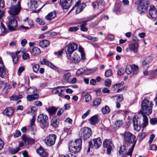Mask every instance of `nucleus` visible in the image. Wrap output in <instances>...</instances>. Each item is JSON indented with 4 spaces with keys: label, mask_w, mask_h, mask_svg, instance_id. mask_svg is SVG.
Returning a JSON list of instances; mask_svg holds the SVG:
<instances>
[{
    "label": "nucleus",
    "mask_w": 157,
    "mask_h": 157,
    "mask_svg": "<svg viewBox=\"0 0 157 157\" xmlns=\"http://www.w3.org/2000/svg\"><path fill=\"white\" fill-rule=\"evenodd\" d=\"M138 47V43L136 42L132 43L129 45V49L132 50L135 53H137Z\"/></svg>",
    "instance_id": "a211bd4d"
},
{
    "label": "nucleus",
    "mask_w": 157,
    "mask_h": 157,
    "mask_svg": "<svg viewBox=\"0 0 157 157\" xmlns=\"http://www.w3.org/2000/svg\"><path fill=\"white\" fill-rule=\"evenodd\" d=\"M25 70V68L23 67H19L18 71V75H20L21 73Z\"/></svg>",
    "instance_id": "69168bd1"
},
{
    "label": "nucleus",
    "mask_w": 157,
    "mask_h": 157,
    "mask_svg": "<svg viewBox=\"0 0 157 157\" xmlns=\"http://www.w3.org/2000/svg\"><path fill=\"white\" fill-rule=\"evenodd\" d=\"M37 90L36 88H29L28 89L26 90V93L29 94H33L35 93H36Z\"/></svg>",
    "instance_id": "f704fd0d"
},
{
    "label": "nucleus",
    "mask_w": 157,
    "mask_h": 157,
    "mask_svg": "<svg viewBox=\"0 0 157 157\" xmlns=\"http://www.w3.org/2000/svg\"><path fill=\"white\" fill-rule=\"evenodd\" d=\"M40 63L41 64H46L59 73L61 72V71H59L58 68L54 66L52 63L48 61L45 59H44L41 61H40ZM66 71L64 70L61 71L62 72L64 73H65Z\"/></svg>",
    "instance_id": "9b49d317"
},
{
    "label": "nucleus",
    "mask_w": 157,
    "mask_h": 157,
    "mask_svg": "<svg viewBox=\"0 0 157 157\" xmlns=\"http://www.w3.org/2000/svg\"><path fill=\"white\" fill-rule=\"evenodd\" d=\"M77 48L78 44L76 43H71L69 44L67 48V50L66 51V53L71 54L76 50L77 49Z\"/></svg>",
    "instance_id": "f8f14e48"
},
{
    "label": "nucleus",
    "mask_w": 157,
    "mask_h": 157,
    "mask_svg": "<svg viewBox=\"0 0 157 157\" xmlns=\"http://www.w3.org/2000/svg\"><path fill=\"white\" fill-rule=\"evenodd\" d=\"M48 117L47 116L44 114H41L37 117V121L40 123L43 128L46 127L48 125Z\"/></svg>",
    "instance_id": "0eeeda50"
},
{
    "label": "nucleus",
    "mask_w": 157,
    "mask_h": 157,
    "mask_svg": "<svg viewBox=\"0 0 157 157\" xmlns=\"http://www.w3.org/2000/svg\"><path fill=\"white\" fill-rule=\"evenodd\" d=\"M40 68L39 65L38 64H36L34 65L33 67V70L34 72H37Z\"/></svg>",
    "instance_id": "4d7b16f0"
},
{
    "label": "nucleus",
    "mask_w": 157,
    "mask_h": 157,
    "mask_svg": "<svg viewBox=\"0 0 157 157\" xmlns=\"http://www.w3.org/2000/svg\"><path fill=\"white\" fill-rule=\"evenodd\" d=\"M132 71V70L131 66L127 67L125 70V71L128 74H130L131 73Z\"/></svg>",
    "instance_id": "052dcab7"
},
{
    "label": "nucleus",
    "mask_w": 157,
    "mask_h": 157,
    "mask_svg": "<svg viewBox=\"0 0 157 157\" xmlns=\"http://www.w3.org/2000/svg\"><path fill=\"white\" fill-rule=\"evenodd\" d=\"M86 70V68L85 67L81 68L78 69L76 71L77 75L79 76L82 75Z\"/></svg>",
    "instance_id": "a19ab883"
},
{
    "label": "nucleus",
    "mask_w": 157,
    "mask_h": 157,
    "mask_svg": "<svg viewBox=\"0 0 157 157\" xmlns=\"http://www.w3.org/2000/svg\"><path fill=\"white\" fill-rule=\"evenodd\" d=\"M30 130L32 132L33 134L36 132V129L35 125L30 126Z\"/></svg>",
    "instance_id": "bf43d9fd"
},
{
    "label": "nucleus",
    "mask_w": 157,
    "mask_h": 157,
    "mask_svg": "<svg viewBox=\"0 0 157 157\" xmlns=\"http://www.w3.org/2000/svg\"><path fill=\"white\" fill-rule=\"evenodd\" d=\"M36 151L37 153L43 157H47L48 154L46 152L43 148L40 147L36 149Z\"/></svg>",
    "instance_id": "5701e85b"
},
{
    "label": "nucleus",
    "mask_w": 157,
    "mask_h": 157,
    "mask_svg": "<svg viewBox=\"0 0 157 157\" xmlns=\"http://www.w3.org/2000/svg\"><path fill=\"white\" fill-rule=\"evenodd\" d=\"M28 21V23L30 26L32 27L33 25V22L32 20H29L28 17H27L26 19L23 20L24 21Z\"/></svg>",
    "instance_id": "603ef678"
},
{
    "label": "nucleus",
    "mask_w": 157,
    "mask_h": 157,
    "mask_svg": "<svg viewBox=\"0 0 157 157\" xmlns=\"http://www.w3.org/2000/svg\"><path fill=\"white\" fill-rule=\"evenodd\" d=\"M151 60V59L150 57L144 58L142 61V65L143 66L146 67H149V63Z\"/></svg>",
    "instance_id": "393cba45"
},
{
    "label": "nucleus",
    "mask_w": 157,
    "mask_h": 157,
    "mask_svg": "<svg viewBox=\"0 0 157 157\" xmlns=\"http://www.w3.org/2000/svg\"><path fill=\"white\" fill-rule=\"evenodd\" d=\"M82 96L85 98V101L86 102H89L91 100V95L86 92H83L82 94Z\"/></svg>",
    "instance_id": "2f4dec72"
},
{
    "label": "nucleus",
    "mask_w": 157,
    "mask_h": 157,
    "mask_svg": "<svg viewBox=\"0 0 157 157\" xmlns=\"http://www.w3.org/2000/svg\"><path fill=\"white\" fill-rule=\"evenodd\" d=\"M8 73V71L4 65L2 60L0 57V77L2 78L7 77Z\"/></svg>",
    "instance_id": "9d476101"
},
{
    "label": "nucleus",
    "mask_w": 157,
    "mask_h": 157,
    "mask_svg": "<svg viewBox=\"0 0 157 157\" xmlns=\"http://www.w3.org/2000/svg\"><path fill=\"white\" fill-rule=\"evenodd\" d=\"M143 117V123L140 124L139 119L136 117L133 118V123L134 129L137 131H139L142 127L145 128L148 124V119L147 117L144 114H142Z\"/></svg>",
    "instance_id": "f03ea898"
},
{
    "label": "nucleus",
    "mask_w": 157,
    "mask_h": 157,
    "mask_svg": "<svg viewBox=\"0 0 157 157\" xmlns=\"http://www.w3.org/2000/svg\"><path fill=\"white\" fill-rule=\"evenodd\" d=\"M130 148L128 150V151L127 152L126 147L124 146H121L120 148V150L119 151V154L122 157H124L126 156L127 155H130V157H131L132 153H131V155H130L128 153L129 151Z\"/></svg>",
    "instance_id": "4468645a"
},
{
    "label": "nucleus",
    "mask_w": 157,
    "mask_h": 157,
    "mask_svg": "<svg viewBox=\"0 0 157 157\" xmlns=\"http://www.w3.org/2000/svg\"><path fill=\"white\" fill-rule=\"evenodd\" d=\"M112 74V71L110 69H109L105 71V75L106 77H109Z\"/></svg>",
    "instance_id": "3c124183"
},
{
    "label": "nucleus",
    "mask_w": 157,
    "mask_h": 157,
    "mask_svg": "<svg viewBox=\"0 0 157 157\" xmlns=\"http://www.w3.org/2000/svg\"><path fill=\"white\" fill-rule=\"evenodd\" d=\"M124 84V82H121V83L116 84V85H117V87H118V89L117 90V92H119L122 89V88H121L120 89L119 88L121 86H122Z\"/></svg>",
    "instance_id": "864d4df0"
},
{
    "label": "nucleus",
    "mask_w": 157,
    "mask_h": 157,
    "mask_svg": "<svg viewBox=\"0 0 157 157\" xmlns=\"http://www.w3.org/2000/svg\"><path fill=\"white\" fill-rule=\"evenodd\" d=\"M73 144L71 143L69 144V151L72 153L75 154L78 152L80 150L77 148Z\"/></svg>",
    "instance_id": "412c9836"
},
{
    "label": "nucleus",
    "mask_w": 157,
    "mask_h": 157,
    "mask_svg": "<svg viewBox=\"0 0 157 157\" xmlns=\"http://www.w3.org/2000/svg\"><path fill=\"white\" fill-rule=\"evenodd\" d=\"M131 66L132 71H133V74H136L138 71L139 67L138 66L135 64H133Z\"/></svg>",
    "instance_id": "4c0bfd02"
},
{
    "label": "nucleus",
    "mask_w": 157,
    "mask_h": 157,
    "mask_svg": "<svg viewBox=\"0 0 157 157\" xmlns=\"http://www.w3.org/2000/svg\"><path fill=\"white\" fill-rule=\"evenodd\" d=\"M71 76V73L70 72H67L65 73L63 75V79L67 82H69V78Z\"/></svg>",
    "instance_id": "ea45409f"
},
{
    "label": "nucleus",
    "mask_w": 157,
    "mask_h": 157,
    "mask_svg": "<svg viewBox=\"0 0 157 157\" xmlns=\"http://www.w3.org/2000/svg\"><path fill=\"white\" fill-rule=\"evenodd\" d=\"M0 30L4 33H6V29L5 28V25L2 23H0Z\"/></svg>",
    "instance_id": "de8ad7c7"
},
{
    "label": "nucleus",
    "mask_w": 157,
    "mask_h": 157,
    "mask_svg": "<svg viewBox=\"0 0 157 157\" xmlns=\"http://www.w3.org/2000/svg\"><path fill=\"white\" fill-rule=\"evenodd\" d=\"M22 139L25 144H32L35 143V140L27 136H22Z\"/></svg>",
    "instance_id": "f3484780"
},
{
    "label": "nucleus",
    "mask_w": 157,
    "mask_h": 157,
    "mask_svg": "<svg viewBox=\"0 0 157 157\" xmlns=\"http://www.w3.org/2000/svg\"><path fill=\"white\" fill-rule=\"evenodd\" d=\"M21 9L20 2L18 1L17 5H13L10 8L8 12L11 15H16L19 13Z\"/></svg>",
    "instance_id": "39448f33"
},
{
    "label": "nucleus",
    "mask_w": 157,
    "mask_h": 157,
    "mask_svg": "<svg viewBox=\"0 0 157 157\" xmlns=\"http://www.w3.org/2000/svg\"><path fill=\"white\" fill-rule=\"evenodd\" d=\"M150 123L151 124L154 125L157 123V118H151L150 121Z\"/></svg>",
    "instance_id": "5fc2aeb1"
},
{
    "label": "nucleus",
    "mask_w": 157,
    "mask_h": 157,
    "mask_svg": "<svg viewBox=\"0 0 157 157\" xmlns=\"http://www.w3.org/2000/svg\"><path fill=\"white\" fill-rule=\"evenodd\" d=\"M11 57L13 63H17L18 61V58L17 55L16 54L12 53Z\"/></svg>",
    "instance_id": "37998d69"
},
{
    "label": "nucleus",
    "mask_w": 157,
    "mask_h": 157,
    "mask_svg": "<svg viewBox=\"0 0 157 157\" xmlns=\"http://www.w3.org/2000/svg\"><path fill=\"white\" fill-rule=\"evenodd\" d=\"M116 127H120L122 125V121H117L115 123Z\"/></svg>",
    "instance_id": "0e129e2a"
},
{
    "label": "nucleus",
    "mask_w": 157,
    "mask_h": 157,
    "mask_svg": "<svg viewBox=\"0 0 157 157\" xmlns=\"http://www.w3.org/2000/svg\"><path fill=\"white\" fill-rule=\"evenodd\" d=\"M89 121L90 124L91 125H95L99 121L98 116L97 115H94L91 117L89 119Z\"/></svg>",
    "instance_id": "7c9ffc66"
},
{
    "label": "nucleus",
    "mask_w": 157,
    "mask_h": 157,
    "mask_svg": "<svg viewBox=\"0 0 157 157\" xmlns=\"http://www.w3.org/2000/svg\"><path fill=\"white\" fill-rule=\"evenodd\" d=\"M103 146L107 148V152L108 155H110L112 149V143L108 140H105L103 142Z\"/></svg>",
    "instance_id": "2eb2a0df"
},
{
    "label": "nucleus",
    "mask_w": 157,
    "mask_h": 157,
    "mask_svg": "<svg viewBox=\"0 0 157 157\" xmlns=\"http://www.w3.org/2000/svg\"><path fill=\"white\" fill-rule=\"evenodd\" d=\"M30 52L33 56H37L39 55L41 53V51L40 48L36 47H34L30 50Z\"/></svg>",
    "instance_id": "b1692460"
},
{
    "label": "nucleus",
    "mask_w": 157,
    "mask_h": 157,
    "mask_svg": "<svg viewBox=\"0 0 157 157\" xmlns=\"http://www.w3.org/2000/svg\"><path fill=\"white\" fill-rule=\"evenodd\" d=\"M21 135V133L20 131L17 130L15 134L14 135V137H17Z\"/></svg>",
    "instance_id": "774afa93"
},
{
    "label": "nucleus",
    "mask_w": 157,
    "mask_h": 157,
    "mask_svg": "<svg viewBox=\"0 0 157 157\" xmlns=\"http://www.w3.org/2000/svg\"><path fill=\"white\" fill-rule=\"evenodd\" d=\"M28 6L30 9L33 10L36 8L37 2L34 0H30L27 3Z\"/></svg>",
    "instance_id": "4be33fe9"
},
{
    "label": "nucleus",
    "mask_w": 157,
    "mask_h": 157,
    "mask_svg": "<svg viewBox=\"0 0 157 157\" xmlns=\"http://www.w3.org/2000/svg\"><path fill=\"white\" fill-rule=\"evenodd\" d=\"M49 44V42L46 40H43L40 41L39 43L40 46L42 48L46 47Z\"/></svg>",
    "instance_id": "473e14b6"
},
{
    "label": "nucleus",
    "mask_w": 157,
    "mask_h": 157,
    "mask_svg": "<svg viewBox=\"0 0 157 157\" xmlns=\"http://www.w3.org/2000/svg\"><path fill=\"white\" fill-rule=\"evenodd\" d=\"M82 24L80 26V29L83 32H86L87 31L88 29L86 27L87 24L86 22L83 21L82 22Z\"/></svg>",
    "instance_id": "79ce46f5"
},
{
    "label": "nucleus",
    "mask_w": 157,
    "mask_h": 157,
    "mask_svg": "<svg viewBox=\"0 0 157 157\" xmlns=\"http://www.w3.org/2000/svg\"><path fill=\"white\" fill-rule=\"evenodd\" d=\"M94 143V146L96 148H98L101 144V141L100 138H97L93 140Z\"/></svg>",
    "instance_id": "c756f323"
},
{
    "label": "nucleus",
    "mask_w": 157,
    "mask_h": 157,
    "mask_svg": "<svg viewBox=\"0 0 157 157\" xmlns=\"http://www.w3.org/2000/svg\"><path fill=\"white\" fill-rule=\"evenodd\" d=\"M149 14L152 18H157V11L154 6L151 5L149 10Z\"/></svg>",
    "instance_id": "ddd939ff"
},
{
    "label": "nucleus",
    "mask_w": 157,
    "mask_h": 157,
    "mask_svg": "<svg viewBox=\"0 0 157 157\" xmlns=\"http://www.w3.org/2000/svg\"><path fill=\"white\" fill-rule=\"evenodd\" d=\"M14 112V110L11 107H8L6 108L3 112V113L6 116L12 115Z\"/></svg>",
    "instance_id": "aec40b11"
},
{
    "label": "nucleus",
    "mask_w": 157,
    "mask_h": 157,
    "mask_svg": "<svg viewBox=\"0 0 157 157\" xmlns=\"http://www.w3.org/2000/svg\"><path fill=\"white\" fill-rule=\"evenodd\" d=\"M70 59L72 63H77L79 62L80 58L77 53H75L73 55L70 56Z\"/></svg>",
    "instance_id": "6ab92c4d"
},
{
    "label": "nucleus",
    "mask_w": 157,
    "mask_h": 157,
    "mask_svg": "<svg viewBox=\"0 0 157 157\" xmlns=\"http://www.w3.org/2000/svg\"><path fill=\"white\" fill-rule=\"evenodd\" d=\"M46 109L51 115H54L57 110V109L54 107H51L48 109L46 108Z\"/></svg>",
    "instance_id": "c9c22d12"
},
{
    "label": "nucleus",
    "mask_w": 157,
    "mask_h": 157,
    "mask_svg": "<svg viewBox=\"0 0 157 157\" xmlns=\"http://www.w3.org/2000/svg\"><path fill=\"white\" fill-rule=\"evenodd\" d=\"M86 38L89 40H91L94 42L96 41H97V38L96 37H94L91 36H87Z\"/></svg>",
    "instance_id": "680f3d73"
},
{
    "label": "nucleus",
    "mask_w": 157,
    "mask_h": 157,
    "mask_svg": "<svg viewBox=\"0 0 157 157\" xmlns=\"http://www.w3.org/2000/svg\"><path fill=\"white\" fill-rule=\"evenodd\" d=\"M59 122L57 118L55 117H53L51 122V124L54 128H56L58 127Z\"/></svg>",
    "instance_id": "bb28decb"
},
{
    "label": "nucleus",
    "mask_w": 157,
    "mask_h": 157,
    "mask_svg": "<svg viewBox=\"0 0 157 157\" xmlns=\"http://www.w3.org/2000/svg\"><path fill=\"white\" fill-rule=\"evenodd\" d=\"M121 135L123 137L124 140L125 142L128 144H132L129 151L128 153L130 155H131V153L133 151L136 142V141L135 140L136 136L134 135L128 131L124 132L121 134Z\"/></svg>",
    "instance_id": "f257e3e1"
},
{
    "label": "nucleus",
    "mask_w": 157,
    "mask_h": 157,
    "mask_svg": "<svg viewBox=\"0 0 157 157\" xmlns=\"http://www.w3.org/2000/svg\"><path fill=\"white\" fill-rule=\"evenodd\" d=\"M153 105L151 101L147 99L143 100L141 105L142 114L145 113L148 115L150 114L152 112V108Z\"/></svg>",
    "instance_id": "7ed1b4c3"
},
{
    "label": "nucleus",
    "mask_w": 157,
    "mask_h": 157,
    "mask_svg": "<svg viewBox=\"0 0 157 157\" xmlns=\"http://www.w3.org/2000/svg\"><path fill=\"white\" fill-rule=\"evenodd\" d=\"M148 5L144 0H140L137 6L138 11L140 13H144L147 10Z\"/></svg>",
    "instance_id": "6e6552de"
},
{
    "label": "nucleus",
    "mask_w": 157,
    "mask_h": 157,
    "mask_svg": "<svg viewBox=\"0 0 157 157\" xmlns=\"http://www.w3.org/2000/svg\"><path fill=\"white\" fill-rule=\"evenodd\" d=\"M22 98V96L21 95H19L18 96L16 95H13V96L10 97V99L11 101H17L19 99L21 98Z\"/></svg>",
    "instance_id": "58836bf2"
},
{
    "label": "nucleus",
    "mask_w": 157,
    "mask_h": 157,
    "mask_svg": "<svg viewBox=\"0 0 157 157\" xmlns=\"http://www.w3.org/2000/svg\"><path fill=\"white\" fill-rule=\"evenodd\" d=\"M56 139V135L50 134L46 137L44 141L47 146H51L55 144Z\"/></svg>",
    "instance_id": "1a4fd4ad"
},
{
    "label": "nucleus",
    "mask_w": 157,
    "mask_h": 157,
    "mask_svg": "<svg viewBox=\"0 0 157 157\" xmlns=\"http://www.w3.org/2000/svg\"><path fill=\"white\" fill-rule=\"evenodd\" d=\"M72 0H60V3L62 8L67 9L70 6Z\"/></svg>",
    "instance_id": "dca6fc26"
},
{
    "label": "nucleus",
    "mask_w": 157,
    "mask_h": 157,
    "mask_svg": "<svg viewBox=\"0 0 157 157\" xmlns=\"http://www.w3.org/2000/svg\"><path fill=\"white\" fill-rule=\"evenodd\" d=\"M78 28L77 27H70L69 28L68 30L71 32H75L77 31Z\"/></svg>",
    "instance_id": "13d9d810"
},
{
    "label": "nucleus",
    "mask_w": 157,
    "mask_h": 157,
    "mask_svg": "<svg viewBox=\"0 0 157 157\" xmlns=\"http://www.w3.org/2000/svg\"><path fill=\"white\" fill-rule=\"evenodd\" d=\"M39 95L38 94L35 93L33 94H29L26 97L27 100L29 101H31L34 100H36L38 98Z\"/></svg>",
    "instance_id": "c85d7f7f"
},
{
    "label": "nucleus",
    "mask_w": 157,
    "mask_h": 157,
    "mask_svg": "<svg viewBox=\"0 0 157 157\" xmlns=\"http://www.w3.org/2000/svg\"><path fill=\"white\" fill-rule=\"evenodd\" d=\"M64 86H58L54 88L52 90V93L54 94H56L57 93H62L64 91Z\"/></svg>",
    "instance_id": "cd10ccee"
},
{
    "label": "nucleus",
    "mask_w": 157,
    "mask_h": 157,
    "mask_svg": "<svg viewBox=\"0 0 157 157\" xmlns=\"http://www.w3.org/2000/svg\"><path fill=\"white\" fill-rule=\"evenodd\" d=\"M8 27L9 30L11 31H15L17 25V22L16 20L13 16H10L8 18Z\"/></svg>",
    "instance_id": "423d86ee"
},
{
    "label": "nucleus",
    "mask_w": 157,
    "mask_h": 157,
    "mask_svg": "<svg viewBox=\"0 0 157 157\" xmlns=\"http://www.w3.org/2000/svg\"><path fill=\"white\" fill-rule=\"evenodd\" d=\"M112 83L111 81L109 78L106 79L104 81V84L105 86L109 87Z\"/></svg>",
    "instance_id": "a18cd8bd"
},
{
    "label": "nucleus",
    "mask_w": 157,
    "mask_h": 157,
    "mask_svg": "<svg viewBox=\"0 0 157 157\" xmlns=\"http://www.w3.org/2000/svg\"><path fill=\"white\" fill-rule=\"evenodd\" d=\"M29 55L28 53H23L22 56L23 59L24 60H27L29 59Z\"/></svg>",
    "instance_id": "09e8293b"
},
{
    "label": "nucleus",
    "mask_w": 157,
    "mask_h": 157,
    "mask_svg": "<svg viewBox=\"0 0 157 157\" xmlns=\"http://www.w3.org/2000/svg\"><path fill=\"white\" fill-rule=\"evenodd\" d=\"M101 110L103 114H108L110 112V108L107 105H105L104 107H103Z\"/></svg>",
    "instance_id": "e433bc0d"
},
{
    "label": "nucleus",
    "mask_w": 157,
    "mask_h": 157,
    "mask_svg": "<svg viewBox=\"0 0 157 157\" xmlns=\"http://www.w3.org/2000/svg\"><path fill=\"white\" fill-rule=\"evenodd\" d=\"M101 98H98L95 99L93 101V105L94 106H98L101 103Z\"/></svg>",
    "instance_id": "49530a36"
},
{
    "label": "nucleus",
    "mask_w": 157,
    "mask_h": 157,
    "mask_svg": "<svg viewBox=\"0 0 157 157\" xmlns=\"http://www.w3.org/2000/svg\"><path fill=\"white\" fill-rule=\"evenodd\" d=\"M56 16V14L55 12H52L49 13L46 16V18L48 20H51L54 18Z\"/></svg>",
    "instance_id": "72a5a7b5"
},
{
    "label": "nucleus",
    "mask_w": 157,
    "mask_h": 157,
    "mask_svg": "<svg viewBox=\"0 0 157 157\" xmlns=\"http://www.w3.org/2000/svg\"><path fill=\"white\" fill-rule=\"evenodd\" d=\"M125 70L123 68H121L117 71V74L120 75H123L125 72Z\"/></svg>",
    "instance_id": "e2e57ef3"
},
{
    "label": "nucleus",
    "mask_w": 157,
    "mask_h": 157,
    "mask_svg": "<svg viewBox=\"0 0 157 157\" xmlns=\"http://www.w3.org/2000/svg\"><path fill=\"white\" fill-rule=\"evenodd\" d=\"M71 143L77 147V149L81 150L82 144V140L81 139H77L74 142Z\"/></svg>",
    "instance_id": "a878e982"
},
{
    "label": "nucleus",
    "mask_w": 157,
    "mask_h": 157,
    "mask_svg": "<svg viewBox=\"0 0 157 157\" xmlns=\"http://www.w3.org/2000/svg\"><path fill=\"white\" fill-rule=\"evenodd\" d=\"M95 17L96 16L95 15L90 16L87 18L85 21H83V22H86V23L87 22L91 21L94 17Z\"/></svg>",
    "instance_id": "6e6d98bb"
},
{
    "label": "nucleus",
    "mask_w": 157,
    "mask_h": 157,
    "mask_svg": "<svg viewBox=\"0 0 157 157\" xmlns=\"http://www.w3.org/2000/svg\"><path fill=\"white\" fill-rule=\"evenodd\" d=\"M35 21L36 22L40 25H43L45 24V22L43 19L39 17L36 18Z\"/></svg>",
    "instance_id": "c03bdc74"
},
{
    "label": "nucleus",
    "mask_w": 157,
    "mask_h": 157,
    "mask_svg": "<svg viewBox=\"0 0 157 157\" xmlns=\"http://www.w3.org/2000/svg\"><path fill=\"white\" fill-rule=\"evenodd\" d=\"M145 133L143 131L140 133L138 135V137L139 138L140 140H141L145 136Z\"/></svg>",
    "instance_id": "8fccbe9b"
},
{
    "label": "nucleus",
    "mask_w": 157,
    "mask_h": 157,
    "mask_svg": "<svg viewBox=\"0 0 157 157\" xmlns=\"http://www.w3.org/2000/svg\"><path fill=\"white\" fill-rule=\"evenodd\" d=\"M117 96L118 101H121L123 100V97L122 94L118 95L117 96H115V97Z\"/></svg>",
    "instance_id": "338daca9"
},
{
    "label": "nucleus",
    "mask_w": 157,
    "mask_h": 157,
    "mask_svg": "<svg viewBox=\"0 0 157 157\" xmlns=\"http://www.w3.org/2000/svg\"><path fill=\"white\" fill-rule=\"evenodd\" d=\"M91 134V129L89 128L85 127L80 129L79 135L80 137L85 140L90 138Z\"/></svg>",
    "instance_id": "20e7f679"
}]
</instances>
